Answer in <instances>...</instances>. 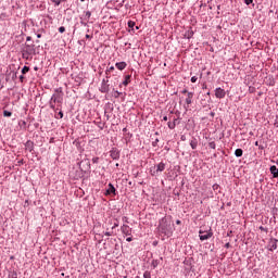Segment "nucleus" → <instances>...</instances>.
Wrapping results in <instances>:
<instances>
[{
    "label": "nucleus",
    "instance_id": "nucleus-62",
    "mask_svg": "<svg viewBox=\"0 0 278 278\" xmlns=\"http://www.w3.org/2000/svg\"><path fill=\"white\" fill-rule=\"evenodd\" d=\"M176 225H181V220H180V219H177V220H176Z\"/></svg>",
    "mask_w": 278,
    "mask_h": 278
},
{
    "label": "nucleus",
    "instance_id": "nucleus-32",
    "mask_svg": "<svg viewBox=\"0 0 278 278\" xmlns=\"http://www.w3.org/2000/svg\"><path fill=\"white\" fill-rule=\"evenodd\" d=\"M90 16H92V12L86 11L85 12V21H90Z\"/></svg>",
    "mask_w": 278,
    "mask_h": 278
},
{
    "label": "nucleus",
    "instance_id": "nucleus-41",
    "mask_svg": "<svg viewBox=\"0 0 278 278\" xmlns=\"http://www.w3.org/2000/svg\"><path fill=\"white\" fill-rule=\"evenodd\" d=\"M114 72V65H111L110 67L106 68V73H112Z\"/></svg>",
    "mask_w": 278,
    "mask_h": 278
},
{
    "label": "nucleus",
    "instance_id": "nucleus-60",
    "mask_svg": "<svg viewBox=\"0 0 278 278\" xmlns=\"http://www.w3.org/2000/svg\"><path fill=\"white\" fill-rule=\"evenodd\" d=\"M31 36L26 37V42H30Z\"/></svg>",
    "mask_w": 278,
    "mask_h": 278
},
{
    "label": "nucleus",
    "instance_id": "nucleus-19",
    "mask_svg": "<svg viewBox=\"0 0 278 278\" xmlns=\"http://www.w3.org/2000/svg\"><path fill=\"white\" fill-rule=\"evenodd\" d=\"M192 99H194V92H188L185 102L187 103L188 108L192 105Z\"/></svg>",
    "mask_w": 278,
    "mask_h": 278
},
{
    "label": "nucleus",
    "instance_id": "nucleus-63",
    "mask_svg": "<svg viewBox=\"0 0 278 278\" xmlns=\"http://www.w3.org/2000/svg\"><path fill=\"white\" fill-rule=\"evenodd\" d=\"M271 163H273V164H277V166H278V160H277V161L271 160Z\"/></svg>",
    "mask_w": 278,
    "mask_h": 278
},
{
    "label": "nucleus",
    "instance_id": "nucleus-3",
    "mask_svg": "<svg viewBox=\"0 0 278 278\" xmlns=\"http://www.w3.org/2000/svg\"><path fill=\"white\" fill-rule=\"evenodd\" d=\"M34 55H36V46L34 43H25L24 48L22 49V58L24 60H31Z\"/></svg>",
    "mask_w": 278,
    "mask_h": 278
},
{
    "label": "nucleus",
    "instance_id": "nucleus-64",
    "mask_svg": "<svg viewBox=\"0 0 278 278\" xmlns=\"http://www.w3.org/2000/svg\"><path fill=\"white\" fill-rule=\"evenodd\" d=\"M152 247H157V241H153Z\"/></svg>",
    "mask_w": 278,
    "mask_h": 278
},
{
    "label": "nucleus",
    "instance_id": "nucleus-23",
    "mask_svg": "<svg viewBox=\"0 0 278 278\" xmlns=\"http://www.w3.org/2000/svg\"><path fill=\"white\" fill-rule=\"evenodd\" d=\"M127 25H128V28L130 29L129 31H131L132 34H136V22H134V21H128V23H127Z\"/></svg>",
    "mask_w": 278,
    "mask_h": 278
},
{
    "label": "nucleus",
    "instance_id": "nucleus-14",
    "mask_svg": "<svg viewBox=\"0 0 278 278\" xmlns=\"http://www.w3.org/2000/svg\"><path fill=\"white\" fill-rule=\"evenodd\" d=\"M192 260H194V258H192V257H190V258H186L185 261H184V264H185V266H188L189 268H187V270H191L192 273H194V266L192 265Z\"/></svg>",
    "mask_w": 278,
    "mask_h": 278
},
{
    "label": "nucleus",
    "instance_id": "nucleus-45",
    "mask_svg": "<svg viewBox=\"0 0 278 278\" xmlns=\"http://www.w3.org/2000/svg\"><path fill=\"white\" fill-rule=\"evenodd\" d=\"M123 223H129V218L127 216L122 217Z\"/></svg>",
    "mask_w": 278,
    "mask_h": 278
},
{
    "label": "nucleus",
    "instance_id": "nucleus-57",
    "mask_svg": "<svg viewBox=\"0 0 278 278\" xmlns=\"http://www.w3.org/2000/svg\"><path fill=\"white\" fill-rule=\"evenodd\" d=\"M180 140H181L182 142H186V135H182V136L180 137Z\"/></svg>",
    "mask_w": 278,
    "mask_h": 278
},
{
    "label": "nucleus",
    "instance_id": "nucleus-42",
    "mask_svg": "<svg viewBox=\"0 0 278 278\" xmlns=\"http://www.w3.org/2000/svg\"><path fill=\"white\" fill-rule=\"evenodd\" d=\"M258 229L261 231H265V233H268V228H264V226H260Z\"/></svg>",
    "mask_w": 278,
    "mask_h": 278
},
{
    "label": "nucleus",
    "instance_id": "nucleus-50",
    "mask_svg": "<svg viewBox=\"0 0 278 278\" xmlns=\"http://www.w3.org/2000/svg\"><path fill=\"white\" fill-rule=\"evenodd\" d=\"M225 249H231V243L227 242V243L225 244Z\"/></svg>",
    "mask_w": 278,
    "mask_h": 278
},
{
    "label": "nucleus",
    "instance_id": "nucleus-6",
    "mask_svg": "<svg viewBox=\"0 0 278 278\" xmlns=\"http://www.w3.org/2000/svg\"><path fill=\"white\" fill-rule=\"evenodd\" d=\"M214 236V231L210 228L207 231L199 230V238L201 242H205V240H210Z\"/></svg>",
    "mask_w": 278,
    "mask_h": 278
},
{
    "label": "nucleus",
    "instance_id": "nucleus-46",
    "mask_svg": "<svg viewBox=\"0 0 278 278\" xmlns=\"http://www.w3.org/2000/svg\"><path fill=\"white\" fill-rule=\"evenodd\" d=\"M249 92H250V93L255 92V87H251V86H250V87H249Z\"/></svg>",
    "mask_w": 278,
    "mask_h": 278
},
{
    "label": "nucleus",
    "instance_id": "nucleus-11",
    "mask_svg": "<svg viewBox=\"0 0 278 278\" xmlns=\"http://www.w3.org/2000/svg\"><path fill=\"white\" fill-rule=\"evenodd\" d=\"M10 76H11L12 81H16V79H18V72L11 71L9 74L7 72L5 81H10Z\"/></svg>",
    "mask_w": 278,
    "mask_h": 278
},
{
    "label": "nucleus",
    "instance_id": "nucleus-52",
    "mask_svg": "<svg viewBox=\"0 0 278 278\" xmlns=\"http://www.w3.org/2000/svg\"><path fill=\"white\" fill-rule=\"evenodd\" d=\"M188 92H190V91H188V89H182L181 90V94H188Z\"/></svg>",
    "mask_w": 278,
    "mask_h": 278
},
{
    "label": "nucleus",
    "instance_id": "nucleus-47",
    "mask_svg": "<svg viewBox=\"0 0 278 278\" xmlns=\"http://www.w3.org/2000/svg\"><path fill=\"white\" fill-rule=\"evenodd\" d=\"M258 149H260V151H264V149H266V144L265 146L264 144H260Z\"/></svg>",
    "mask_w": 278,
    "mask_h": 278
},
{
    "label": "nucleus",
    "instance_id": "nucleus-13",
    "mask_svg": "<svg viewBox=\"0 0 278 278\" xmlns=\"http://www.w3.org/2000/svg\"><path fill=\"white\" fill-rule=\"evenodd\" d=\"M129 84H131V74H127L124 76V80L122 81V84H119V88L122 86H129Z\"/></svg>",
    "mask_w": 278,
    "mask_h": 278
},
{
    "label": "nucleus",
    "instance_id": "nucleus-4",
    "mask_svg": "<svg viewBox=\"0 0 278 278\" xmlns=\"http://www.w3.org/2000/svg\"><path fill=\"white\" fill-rule=\"evenodd\" d=\"M80 174L78 177L81 179L84 175H88L90 173V159H85L78 163Z\"/></svg>",
    "mask_w": 278,
    "mask_h": 278
},
{
    "label": "nucleus",
    "instance_id": "nucleus-9",
    "mask_svg": "<svg viewBox=\"0 0 278 278\" xmlns=\"http://www.w3.org/2000/svg\"><path fill=\"white\" fill-rule=\"evenodd\" d=\"M109 153L110 157H112L113 160H121V150H118V148H112Z\"/></svg>",
    "mask_w": 278,
    "mask_h": 278
},
{
    "label": "nucleus",
    "instance_id": "nucleus-22",
    "mask_svg": "<svg viewBox=\"0 0 278 278\" xmlns=\"http://www.w3.org/2000/svg\"><path fill=\"white\" fill-rule=\"evenodd\" d=\"M276 81H275V77H273V75H269L266 77V86H275Z\"/></svg>",
    "mask_w": 278,
    "mask_h": 278
},
{
    "label": "nucleus",
    "instance_id": "nucleus-29",
    "mask_svg": "<svg viewBox=\"0 0 278 278\" xmlns=\"http://www.w3.org/2000/svg\"><path fill=\"white\" fill-rule=\"evenodd\" d=\"M3 116H4L5 118H10V117L12 116V111L4 110V111H3Z\"/></svg>",
    "mask_w": 278,
    "mask_h": 278
},
{
    "label": "nucleus",
    "instance_id": "nucleus-43",
    "mask_svg": "<svg viewBox=\"0 0 278 278\" xmlns=\"http://www.w3.org/2000/svg\"><path fill=\"white\" fill-rule=\"evenodd\" d=\"M92 164H99V157L98 156H94L92 159Z\"/></svg>",
    "mask_w": 278,
    "mask_h": 278
},
{
    "label": "nucleus",
    "instance_id": "nucleus-21",
    "mask_svg": "<svg viewBox=\"0 0 278 278\" xmlns=\"http://www.w3.org/2000/svg\"><path fill=\"white\" fill-rule=\"evenodd\" d=\"M54 118L58 121L64 118V112L62 111V106L59 108L56 112H54Z\"/></svg>",
    "mask_w": 278,
    "mask_h": 278
},
{
    "label": "nucleus",
    "instance_id": "nucleus-40",
    "mask_svg": "<svg viewBox=\"0 0 278 278\" xmlns=\"http://www.w3.org/2000/svg\"><path fill=\"white\" fill-rule=\"evenodd\" d=\"M198 80H199V77L197 76L191 77V84H197Z\"/></svg>",
    "mask_w": 278,
    "mask_h": 278
},
{
    "label": "nucleus",
    "instance_id": "nucleus-18",
    "mask_svg": "<svg viewBox=\"0 0 278 278\" xmlns=\"http://www.w3.org/2000/svg\"><path fill=\"white\" fill-rule=\"evenodd\" d=\"M115 67L117 68V71H125L127 68V62H117L115 63Z\"/></svg>",
    "mask_w": 278,
    "mask_h": 278
},
{
    "label": "nucleus",
    "instance_id": "nucleus-7",
    "mask_svg": "<svg viewBox=\"0 0 278 278\" xmlns=\"http://www.w3.org/2000/svg\"><path fill=\"white\" fill-rule=\"evenodd\" d=\"M116 194H118L116 187H114L112 182H109L108 189L104 192V197H116Z\"/></svg>",
    "mask_w": 278,
    "mask_h": 278
},
{
    "label": "nucleus",
    "instance_id": "nucleus-5",
    "mask_svg": "<svg viewBox=\"0 0 278 278\" xmlns=\"http://www.w3.org/2000/svg\"><path fill=\"white\" fill-rule=\"evenodd\" d=\"M166 170V163L161 162L156 166L150 168V173L152 177H157L160 173H164Z\"/></svg>",
    "mask_w": 278,
    "mask_h": 278
},
{
    "label": "nucleus",
    "instance_id": "nucleus-16",
    "mask_svg": "<svg viewBox=\"0 0 278 278\" xmlns=\"http://www.w3.org/2000/svg\"><path fill=\"white\" fill-rule=\"evenodd\" d=\"M24 147H25L26 151H29V153H34V141L27 140L24 143Z\"/></svg>",
    "mask_w": 278,
    "mask_h": 278
},
{
    "label": "nucleus",
    "instance_id": "nucleus-20",
    "mask_svg": "<svg viewBox=\"0 0 278 278\" xmlns=\"http://www.w3.org/2000/svg\"><path fill=\"white\" fill-rule=\"evenodd\" d=\"M122 233H124L125 236H131V229L129 228L128 225H123L121 227Z\"/></svg>",
    "mask_w": 278,
    "mask_h": 278
},
{
    "label": "nucleus",
    "instance_id": "nucleus-30",
    "mask_svg": "<svg viewBox=\"0 0 278 278\" xmlns=\"http://www.w3.org/2000/svg\"><path fill=\"white\" fill-rule=\"evenodd\" d=\"M152 268H157V266H160V261L157 260H153L151 263Z\"/></svg>",
    "mask_w": 278,
    "mask_h": 278
},
{
    "label": "nucleus",
    "instance_id": "nucleus-26",
    "mask_svg": "<svg viewBox=\"0 0 278 278\" xmlns=\"http://www.w3.org/2000/svg\"><path fill=\"white\" fill-rule=\"evenodd\" d=\"M235 155L236 157H242V155H244V150L238 148L235 150Z\"/></svg>",
    "mask_w": 278,
    "mask_h": 278
},
{
    "label": "nucleus",
    "instance_id": "nucleus-56",
    "mask_svg": "<svg viewBox=\"0 0 278 278\" xmlns=\"http://www.w3.org/2000/svg\"><path fill=\"white\" fill-rule=\"evenodd\" d=\"M210 116H211L212 118H214V116H216V113H215L214 111H212V112L210 113Z\"/></svg>",
    "mask_w": 278,
    "mask_h": 278
},
{
    "label": "nucleus",
    "instance_id": "nucleus-61",
    "mask_svg": "<svg viewBox=\"0 0 278 278\" xmlns=\"http://www.w3.org/2000/svg\"><path fill=\"white\" fill-rule=\"evenodd\" d=\"M81 25H84V27H88V23L86 22H80Z\"/></svg>",
    "mask_w": 278,
    "mask_h": 278
},
{
    "label": "nucleus",
    "instance_id": "nucleus-34",
    "mask_svg": "<svg viewBox=\"0 0 278 278\" xmlns=\"http://www.w3.org/2000/svg\"><path fill=\"white\" fill-rule=\"evenodd\" d=\"M167 127H168L169 129H175V127H177V124H176V123H173V122H168V123H167Z\"/></svg>",
    "mask_w": 278,
    "mask_h": 278
},
{
    "label": "nucleus",
    "instance_id": "nucleus-25",
    "mask_svg": "<svg viewBox=\"0 0 278 278\" xmlns=\"http://www.w3.org/2000/svg\"><path fill=\"white\" fill-rule=\"evenodd\" d=\"M54 8L60 7L62 3H66V0H50Z\"/></svg>",
    "mask_w": 278,
    "mask_h": 278
},
{
    "label": "nucleus",
    "instance_id": "nucleus-33",
    "mask_svg": "<svg viewBox=\"0 0 278 278\" xmlns=\"http://www.w3.org/2000/svg\"><path fill=\"white\" fill-rule=\"evenodd\" d=\"M18 79H20L21 84H25V81H27V78L25 77V74L20 75Z\"/></svg>",
    "mask_w": 278,
    "mask_h": 278
},
{
    "label": "nucleus",
    "instance_id": "nucleus-2",
    "mask_svg": "<svg viewBox=\"0 0 278 278\" xmlns=\"http://www.w3.org/2000/svg\"><path fill=\"white\" fill-rule=\"evenodd\" d=\"M54 92L50 98L49 105L50 110L58 112L62 108V103H64V92H62V88H56Z\"/></svg>",
    "mask_w": 278,
    "mask_h": 278
},
{
    "label": "nucleus",
    "instance_id": "nucleus-53",
    "mask_svg": "<svg viewBox=\"0 0 278 278\" xmlns=\"http://www.w3.org/2000/svg\"><path fill=\"white\" fill-rule=\"evenodd\" d=\"M127 138H129V139H131V138H134V134H131V132H127Z\"/></svg>",
    "mask_w": 278,
    "mask_h": 278
},
{
    "label": "nucleus",
    "instance_id": "nucleus-37",
    "mask_svg": "<svg viewBox=\"0 0 278 278\" xmlns=\"http://www.w3.org/2000/svg\"><path fill=\"white\" fill-rule=\"evenodd\" d=\"M208 147L210 149H216V142L215 141L208 142Z\"/></svg>",
    "mask_w": 278,
    "mask_h": 278
},
{
    "label": "nucleus",
    "instance_id": "nucleus-49",
    "mask_svg": "<svg viewBox=\"0 0 278 278\" xmlns=\"http://www.w3.org/2000/svg\"><path fill=\"white\" fill-rule=\"evenodd\" d=\"M114 232L113 231H105L104 236H112Z\"/></svg>",
    "mask_w": 278,
    "mask_h": 278
},
{
    "label": "nucleus",
    "instance_id": "nucleus-1",
    "mask_svg": "<svg viewBox=\"0 0 278 278\" xmlns=\"http://www.w3.org/2000/svg\"><path fill=\"white\" fill-rule=\"evenodd\" d=\"M170 223H173V216H164L159 220V233L161 236H166L167 238H170L173 236V226H170Z\"/></svg>",
    "mask_w": 278,
    "mask_h": 278
},
{
    "label": "nucleus",
    "instance_id": "nucleus-54",
    "mask_svg": "<svg viewBox=\"0 0 278 278\" xmlns=\"http://www.w3.org/2000/svg\"><path fill=\"white\" fill-rule=\"evenodd\" d=\"M132 240H134L132 237H127V238H126V242H131Z\"/></svg>",
    "mask_w": 278,
    "mask_h": 278
},
{
    "label": "nucleus",
    "instance_id": "nucleus-28",
    "mask_svg": "<svg viewBox=\"0 0 278 278\" xmlns=\"http://www.w3.org/2000/svg\"><path fill=\"white\" fill-rule=\"evenodd\" d=\"M113 92H114V98L115 99H118L119 97H123V92L116 90V89H113Z\"/></svg>",
    "mask_w": 278,
    "mask_h": 278
},
{
    "label": "nucleus",
    "instance_id": "nucleus-15",
    "mask_svg": "<svg viewBox=\"0 0 278 278\" xmlns=\"http://www.w3.org/2000/svg\"><path fill=\"white\" fill-rule=\"evenodd\" d=\"M269 173H270L273 179H278V167H276L275 165H271L269 167Z\"/></svg>",
    "mask_w": 278,
    "mask_h": 278
},
{
    "label": "nucleus",
    "instance_id": "nucleus-10",
    "mask_svg": "<svg viewBox=\"0 0 278 278\" xmlns=\"http://www.w3.org/2000/svg\"><path fill=\"white\" fill-rule=\"evenodd\" d=\"M215 97L216 99H225V97H227V91L220 87H217L215 89Z\"/></svg>",
    "mask_w": 278,
    "mask_h": 278
},
{
    "label": "nucleus",
    "instance_id": "nucleus-8",
    "mask_svg": "<svg viewBox=\"0 0 278 278\" xmlns=\"http://www.w3.org/2000/svg\"><path fill=\"white\" fill-rule=\"evenodd\" d=\"M99 90L102 92V94H108V92H110V80L105 78L102 79Z\"/></svg>",
    "mask_w": 278,
    "mask_h": 278
},
{
    "label": "nucleus",
    "instance_id": "nucleus-36",
    "mask_svg": "<svg viewBox=\"0 0 278 278\" xmlns=\"http://www.w3.org/2000/svg\"><path fill=\"white\" fill-rule=\"evenodd\" d=\"M143 278H151V271L146 270V271L143 273Z\"/></svg>",
    "mask_w": 278,
    "mask_h": 278
},
{
    "label": "nucleus",
    "instance_id": "nucleus-31",
    "mask_svg": "<svg viewBox=\"0 0 278 278\" xmlns=\"http://www.w3.org/2000/svg\"><path fill=\"white\" fill-rule=\"evenodd\" d=\"M243 3H245V5H251L252 8H255V3H253V0H243Z\"/></svg>",
    "mask_w": 278,
    "mask_h": 278
},
{
    "label": "nucleus",
    "instance_id": "nucleus-55",
    "mask_svg": "<svg viewBox=\"0 0 278 278\" xmlns=\"http://www.w3.org/2000/svg\"><path fill=\"white\" fill-rule=\"evenodd\" d=\"M105 77L106 79H110V72H108V70L105 71Z\"/></svg>",
    "mask_w": 278,
    "mask_h": 278
},
{
    "label": "nucleus",
    "instance_id": "nucleus-24",
    "mask_svg": "<svg viewBox=\"0 0 278 278\" xmlns=\"http://www.w3.org/2000/svg\"><path fill=\"white\" fill-rule=\"evenodd\" d=\"M190 147L191 149H197V147H199V140H197V138L192 137V139L190 140Z\"/></svg>",
    "mask_w": 278,
    "mask_h": 278
},
{
    "label": "nucleus",
    "instance_id": "nucleus-12",
    "mask_svg": "<svg viewBox=\"0 0 278 278\" xmlns=\"http://www.w3.org/2000/svg\"><path fill=\"white\" fill-rule=\"evenodd\" d=\"M277 242H278V239H276V238H270V239H269V248H268V251H270V252L277 251Z\"/></svg>",
    "mask_w": 278,
    "mask_h": 278
},
{
    "label": "nucleus",
    "instance_id": "nucleus-44",
    "mask_svg": "<svg viewBox=\"0 0 278 278\" xmlns=\"http://www.w3.org/2000/svg\"><path fill=\"white\" fill-rule=\"evenodd\" d=\"M157 142H160V139H155L153 142H152V147H157Z\"/></svg>",
    "mask_w": 278,
    "mask_h": 278
},
{
    "label": "nucleus",
    "instance_id": "nucleus-59",
    "mask_svg": "<svg viewBox=\"0 0 278 278\" xmlns=\"http://www.w3.org/2000/svg\"><path fill=\"white\" fill-rule=\"evenodd\" d=\"M116 227H118V223H115V224L112 226V229H116Z\"/></svg>",
    "mask_w": 278,
    "mask_h": 278
},
{
    "label": "nucleus",
    "instance_id": "nucleus-58",
    "mask_svg": "<svg viewBox=\"0 0 278 278\" xmlns=\"http://www.w3.org/2000/svg\"><path fill=\"white\" fill-rule=\"evenodd\" d=\"M275 127L278 128V116L276 117V121H275Z\"/></svg>",
    "mask_w": 278,
    "mask_h": 278
},
{
    "label": "nucleus",
    "instance_id": "nucleus-35",
    "mask_svg": "<svg viewBox=\"0 0 278 278\" xmlns=\"http://www.w3.org/2000/svg\"><path fill=\"white\" fill-rule=\"evenodd\" d=\"M18 277V274L16 271H11L9 274V278H17Z\"/></svg>",
    "mask_w": 278,
    "mask_h": 278
},
{
    "label": "nucleus",
    "instance_id": "nucleus-48",
    "mask_svg": "<svg viewBox=\"0 0 278 278\" xmlns=\"http://www.w3.org/2000/svg\"><path fill=\"white\" fill-rule=\"evenodd\" d=\"M85 38H86L87 40H92V35H88V34H87V35L85 36Z\"/></svg>",
    "mask_w": 278,
    "mask_h": 278
},
{
    "label": "nucleus",
    "instance_id": "nucleus-27",
    "mask_svg": "<svg viewBox=\"0 0 278 278\" xmlns=\"http://www.w3.org/2000/svg\"><path fill=\"white\" fill-rule=\"evenodd\" d=\"M30 68L29 66L25 65L22 70H21V73L22 75H27V73H29Z\"/></svg>",
    "mask_w": 278,
    "mask_h": 278
},
{
    "label": "nucleus",
    "instance_id": "nucleus-51",
    "mask_svg": "<svg viewBox=\"0 0 278 278\" xmlns=\"http://www.w3.org/2000/svg\"><path fill=\"white\" fill-rule=\"evenodd\" d=\"M75 81H76V84H81V77H77V78L75 79Z\"/></svg>",
    "mask_w": 278,
    "mask_h": 278
},
{
    "label": "nucleus",
    "instance_id": "nucleus-38",
    "mask_svg": "<svg viewBox=\"0 0 278 278\" xmlns=\"http://www.w3.org/2000/svg\"><path fill=\"white\" fill-rule=\"evenodd\" d=\"M64 31H66V27L64 26L59 27V34H64Z\"/></svg>",
    "mask_w": 278,
    "mask_h": 278
},
{
    "label": "nucleus",
    "instance_id": "nucleus-17",
    "mask_svg": "<svg viewBox=\"0 0 278 278\" xmlns=\"http://www.w3.org/2000/svg\"><path fill=\"white\" fill-rule=\"evenodd\" d=\"M192 36H194V30H192V26H190L184 34V38H186L187 40H190V38H192Z\"/></svg>",
    "mask_w": 278,
    "mask_h": 278
},
{
    "label": "nucleus",
    "instance_id": "nucleus-39",
    "mask_svg": "<svg viewBox=\"0 0 278 278\" xmlns=\"http://www.w3.org/2000/svg\"><path fill=\"white\" fill-rule=\"evenodd\" d=\"M220 189V185L218 184H214L213 185V190L216 192V190H219Z\"/></svg>",
    "mask_w": 278,
    "mask_h": 278
}]
</instances>
